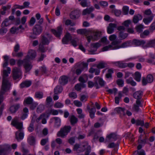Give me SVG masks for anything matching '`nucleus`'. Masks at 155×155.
Here are the masks:
<instances>
[{"label": "nucleus", "instance_id": "17", "mask_svg": "<svg viewBox=\"0 0 155 155\" xmlns=\"http://www.w3.org/2000/svg\"><path fill=\"white\" fill-rule=\"evenodd\" d=\"M80 13L77 10L72 11L70 14V16L71 18L75 19L78 18L80 16Z\"/></svg>", "mask_w": 155, "mask_h": 155}, {"label": "nucleus", "instance_id": "23", "mask_svg": "<svg viewBox=\"0 0 155 155\" xmlns=\"http://www.w3.org/2000/svg\"><path fill=\"white\" fill-rule=\"evenodd\" d=\"M113 64L120 68H124L127 67V63L123 62L122 61L113 62Z\"/></svg>", "mask_w": 155, "mask_h": 155}, {"label": "nucleus", "instance_id": "57", "mask_svg": "<svg viewBox=\"0 0 155 155\" xmlns=\"http://www.w3.org/2000/svg\"><path fill=\"white\" fill-rule=\"evenodd\" d=\"M136 125H140L141 126H143L144 125L143 120L137 119L136 120Z\"/></svg>", "mask_w": 155, "mask_h": 155}, {"label": "nucleus", "instance_id": "51", "mask_svg": "<svg viewBox=\"0 0 155 155\" xmlns=\"http://www.w3.org/2000/svg\"><path fill=\"white\" fill-rule=\"evenodd\" d=\"M80 5L83 7H88L89 6L88 5L87 0H83L81 1Z\"/></svg>", "mask_w": 155, "mask_h": 155}, {"label": "nucleus", "instance_id": "61", "mask_svg": "<svg viewBox=\"0 0 155 155\" xmlns=\"http://www.w3.org/2000/svg\"><path fill=\"white\" fill-rule=\"evenodd\" d=\"M94 82L91 81H89L87 82L88 87L91 88L94 86L95 87V80L94 79Z\"/></svg>", "mask_w": 155, "mask_h": 155}, {"label": "nucleus", "instance_id": "16", "mask_svg": "<svg viewBox=\"0 0 155 155\" xmlns=\"http://www.w3.org/2000/svg\"><path fill=\"white\" fill-rule=\"evenodd\" d=\"M117 25L115 24L110 23L107 28V32L109 34L113 33L114 28L116 27Z\"/></svg>", "mask_w": 155, "mask_h": 155}, {"label": "nucleus", "instance_id": "48", "mask_svg": "<svg viewBox=\"0 0 155 155\" xmlns=\"http://www.w3.org/2000/svg\"><path fill=\"white\" fill-rule=\"evenodd\" d=\"M126 139H128L130 141H133L134 138H133V135L131 134L130 133H127L125 134Z\"/></svg>", "mask_w": 155, "mask_h": 155}, {"label": "nucleus", "instance_id": "55", "mask_svg": "<svg viewBox=\"0 0 155 155\" xmlns=\"http://www.w3.org/2000/svg\"><path fill=\"white\" fill-rule=\"evenodd\" d=\"M117 89L116 88H114L113 89H109L107 90V91L109 93L112 94L114 93L115 95L117 93Z\"/></svg>", "mask_w": 155, "mask_h": 155}, {"label": "nucleus", "instance_id": "43", "mask_svg": "<svg viewBox=\"0 0 155 155\" xmlns=\"http://www.w3.org/2000/svg\"><path fill=\"white\" fill-rule=\"evenodd\" d=\"M45 109L44 106L43 104H40L37 107L36 112L38 113L42 112Z\"/></svg>", "mask_w": 155, "mask_h": 155}, {"label": "nucleus", "instance_id": "60", "mask_svg": "<svg viewBox=\"0 0 155 155\" xmlns=\"http://www.w3.org/2000/svg\"><path fill=\"white\" fill-rule=\"evenodd\" d=\"M117 83L119 87H122L124 85V81L123 80L120 79L117 81Z\"/></svg>", "mask_w": 155, "mask_h": 155}, {"label": "nucleus", "instance_id": "32", "mask_svg": "<svg viewBox=\"0 0 155 155\" xmlns=\"http://www.w3.org/2000/svg\"><path fill=\"white\" fill-rule=\"evenodd\" d=\"M53 119L54 120V126L56 127H59L61 123V120L60 118L58 117H54Z\"/></svg>", "mask_w": 155, "mask_h": 155}, {"label": "nucleus", "instance_id": "12", "mask_svg": "<svg viewBox=\"0 0 155 155\" xmlns=\"http://www.w3.org/2000/svg\"><path fill=\"white\" fill-rule=\"evenodd\" d=\"M25 69L26 72L29 71L32 68L30 61L27 59H24V64L23 65Z\"/></svg>", "mask_w": 155, "mask_h": 155}, {"label": "nucleus", "instance_id": "8", "mask_svg": "<svg viewBox=\"0 0 155 155\" xmlns=\"http://www.w3.org/2000/svg\"><path fill=\"white\" fill-rule=\"evenodd\" d=\"M95 80V87L96 89H98L99 87L98 86V83L99 85L101 87H103L105 84V81L103 79L100 78L99 77L96 76L94 78Z\"/></svg>", "mask_w": 155, "mask_h": 155}, {"label": "nucleus", "instance_id": "18", "mask_svg": "<svg viewBox=\"0 0 155 155\" xmlns=\"http://www.w3.org/2000/svg\"><path fill=\"white\" fill-rule=\"evenodd\" d=\"M71 36L69 33H67L62 39V42L63 44H67L69 41H71Z\"/></svg>", "mask_w": 155, "mask_h": 155}, {"label": "nucleus", "instance_id": "5", "mask_svg": "<svg viewBox=\"0 0 155 155\" xmlns=\"http://www.w3.org/2000/svg\"><path fill=\"white\" fill-rule=\"evenodd\" d=\"M75 65L78 68L75 71L76 74L77 75H79L81 74L84 69L87 68L88 64L83 62H79L76 63Z\"/></svg>", "mask_w": 155, "mask_h": 155}, {"label": "nucleus", "instance_id": "62", "mask_svg": "<svg viewBox=\"0 0 155 155\" xmlns=\"http://www.w3.org/2000/svg\"><path fill=\"white\" fill-rule=\"evenodd\" d=\"M155 43L154 40H151L149 41L146 45L147 47H151L153 46Z\"/></svg>", "mask_w": 155, "mask_h": 155}, {"label": "nucleus", "instance_id": "35", "mask_svg": "<svg viewBox=\"0 0 155 155\" xmlns=\"http://www.w3.org/2000/svg\"><path fill=\"white\" fill-rule=\"evenodd\" d=\"M63 87L61 86H57L54 89V93L55 94H57L61 93L63 91Z\"/></svg>", "mask_w": 155, "mask_h": 155}, {"label": "nucleus", "instance_id": "26", "mask_svg": "<svg viewBox=\"0 0 155 155\" xmlns=\"http://www.w3.org/2000/svg\"><path fill=\"white\" fill-rule=\"evenodd\" d=\"M143 93V92L140 91H136L133 94V97L136 99H141Z\"/></svg>", "mask_w": 155, "mask_h": 155}, {"label": "nucleus", "instance_id": "30", "mask_svg": "<svg viewBox=\"0 0 155 155\" xmlns=\"http://www.w3.org/2000/svg\"><path fill=\"white\" fill-rule=\"evenodd\" d=\"M128 34L124 33L123 31H120L119 33L118 37L120 40H121L125 39L128 36Z\"/></svg>", "mask_w": 155, "mask_h": 155}, {"label": "nucleus", "instance_id": "40", "mask_svg": "<svg viewBox=\"0 0 155 155\" xmlns=\"http://www.w3.org/2000/svg\"><path fill=\"white\" fill-rule=\"evenodd\" d=\"M22 151L23 153L22 155H28L29 154V150L26 148L25 147V145L24 144H22Z\"/></svg>", "mask_w": 155, "mask_h": 155}, {"label": "nucleus", "instance_id": "41", "mask_svg": "<svg viewBox=\"0 0 155 155\" xmlns=\"http://www.w3.org/2000/svg\"><path fill=\"white\" fill-rule=\"evenodd\" d=\"M49 117V115L45 113H43L41 114L39 117L37 118L36 120V122L37 123L43 117H46L48 118Z\"/></svg>", "mask_w": 155, "mask_h": 155}, {"label": "nucleus", "instance_id": "11", "mask_svg": "<svg viewBox=\"0 0 155 155\" xmlns=\"http://www.w3.org/2000/svg\"><path fill=\"white\" fill-rule=\"evenodd\" d=\"M36 56V52L33 50H30L28 52L27 55L25 59H27V60H32L35 58Z\"/></svg>", "mask_w": 155, "mask_h": 155}, {"label": "nucleus", "instance_id": "7", "mask_svg": "<svg viewBox=\"0 0 155 155\" xmlns=\"http://www.w3.org/2000/svg\"><path fill=\"white\" fill-rule=\"evenodd\" d=\"M12 77L14 80L21 78L22 72L20 68L15 67L12 69Z\"/></svg>", "mask_w": 155, "mask_h": 155}, {"label": "nucleus", "instance_id": "9", "mask_svg": "<svg viewBox=\"0 0 155 155\" xmlns=\"http://www.w3.org/2000/svg\"><path fill=\"white\" fill-rule=\"evenodd\" d=\"M42 30V27L40 25L36 24L33 29V33L35 35H40L41 32Z\"/></svg>", "mask_w": 155, "mask_h": 155}, {"label": "nucleus", "instance_id": "53", "mask_svg": "<svg viewBox=\"0 0 155 155\" xmlns=\"http://www.w3.org/2000/svg\"><path fill=\"white\" fill-rule=\"evenodd\" d=\"M112 13H114L115 15L117 16H119L121 14V11L120 10L113 9L112 11Z\"/></svg>", "mask_w": 155, "mask_h": 155}, {"label": "nucleus", "instance_id": "54", "mask_svg": "<svg viewBox=\"0 0 155 155\" xmlns=\"http://www.w3.org/2000/svg\"><path fill=\"white\" fill-rule=\"evenodd\" d=\"M35 97L36 98H41L43 97V94L41 92H36L35 94Z\"/></svg>", "mask_w": 155, "mask_h": 155}, {"label": "nucleus", "instance_id": "24", "mask_svg": "<svg viewBox=\"0 0 155 155\" xmlns=\"http://www.w3.org/2000/svg\"><path fill=\"white\" fill-rule=\"evenodd\" d=\"M31 84V82L30 81H25L22 82L20 84V87L21 88L24 87H28L30 86Z\"/></svg>", "mask_w": 155, "mask_h": 155}, {"label": "nucleus", "instance_id": "2", "mask_svg": "<svg viewBox=\"0 0 155 155\" xmlns=\"http://www.w3.org/2000/svg\"><path fill=\"white\" fill-rule=\"evenodd\" d=\"M121 41L120 40H116L112 42V44L115 45L114 49H116L121 48H125L131 45V41H127L122 43L121 45H120Z\"/></svg>", "mask_w": 155, "mask_h": 155}, {"label": "nucleus", "instance_id": "1", "mask_svg": "<svg viewBox=\"0 0 155 155\" xmlns=\"http://www.w3.org/2000/svg\"><path fill=\"white\" fill-rule=\"evenodd\" d=\"M11 69L9 67L7 68V70L3 71L2 84L0 91V96L2 94H4L6 92L9 90L11 86L10 83L7 79L8 74H10Z\"/></svg>", "mask_w": 155, "mask_h": 155}, {"label": "nucleus", "instance_id": "64", "mask_svg": "<svg viewBox=\"0 0 155 155\" xmlns=\"http://www.w3.org/2000/svg\"><path fill=\"white\" fill-rule=\"evenodd\" d=\"M7 149L6 148H3L0 150V155H5Z\"/></svg>", "mask_w": 155, "mask_h": 155}, {"label": "nucleus", "instance_id": "37", "mask_svg": "<svg viewBox=\"0 0 155 155\" xmlns=\"http://www.w3.org/2000/svg\"><path fill=\"white\" fill-rule=\"evenodd\" d=\"M28 143L31 145H34L35 143V139L33 136H30L28 139Z\"/></svg>", "mask_w": 155, "mask_h": 155}, {"label": "nucleus", "instance_id": "20", "mask_svg": "<svg viewBox=\"0 0 155 155\" xmlns=\"http://www.w3.org/2000/svg\"><path fill=\"white\" fill-rule=\"evenodd\" d=\"M68 81V77L65 75L61 77L59 79V83L61 85H64L66 84Z\"/></svg>", "mask_w": 155, "mask_h": 155}, {"label": "nucleus", "instance_id": "59", "mask_svg": "<svg viewBox=\"0 0 155 155\" xmlns=\"http://www.w3.org/2000/svg\"><path fill=\"white\" fill-rule=\"evenodd\" d=\"M34 123L31 122L30 124L29 127H28V130L30 132H32L34 130Z\"/></svg>", "mask_w": 155, "mask_h": 155}, {"label": "nucleus", "instance_id": "6", "mask_svg": "<svg viewBox=\"0 0 155 155\" xmlns=\"http://www.w3.org/2000/svg\"><path fill=\"white\" fill-rule=\"evenodd\" d=\"M90 34H91V35L87 37V41L89 43L90 42L91 39L93 41L97 40L101 35V33L99 31L94 32L92 33L91 32Z\"/></svg>", "mask_w": 155, "mask_h": 155}, {"label": "nucleus", "instance_id": "21", "mask_svg": "<svg viewBox=\"0 0 155 155\" xmlns=\"http://www.w3.org/2000/svg\"><path fill=\"white\" fill-rule=\"evenodd\" d=\"M69 119L71 124L73 126L77 124L78 121V118L73 115L69 116Z\"/></svg>", "mask_w": 155, "mask_h": 155}, {"label": "nucleus", "instance_id": "39", "mask_svg": "<svg viewBox=\"0 0 155 155\" xmlns=\"http://www.w3.org/2000/svg\"><path fill=\"white\" fill-rule=\"evenodd\" d=\"M50 41L44 35L42 36L41 43L43 45H48Z\"/></svg>", "mask_w": 155, "mask_h": 155}, {"label": "nucleus", "instance_id": "47", "mask_svg": "<svg viewBox=\"0 0 155 155\" xmlns=\"http://www.w3.org/2000/svg\"><path fill=\"white\" fill-rule=\"evenodd\" d=\"M123 14L124 15L128 14L129 10V7L127 6H124L122 8Z\"/></svg>", "mask_w": 155, "mask_h": 155}, {"label": "nucleus", "instance_id": "42", "mask_svg": "<svg viewBox=\"0 0 155 155\" xmlns=\"http://www.w3.org/2000/svg\"><path fill=\"white\" fill-rule=\"evenodd\" d=\"M153 16H150L149 17L146 18H144L143 20V22L146 24H147L153 20Z\"/></svg>", "mask_w": 155, "mask_h": 155}, {"label": "nucleus", "instance_id": "13", "mask_svg": "<svg viewBox=\"0 0 155 155\" xmlns=\"http://www.w3.org/2000/svg\"><path fill=\"white\" fill-rule=\"evenodd\" d=\"M51 31L57 37L59 38L62 33V28L61 26H59L58 27L57 30L52 29Z\"/></svg>", "mask_w": 155, "mask_h": 155}, {"label": "nucleus", "instance_id": "34", "mask_svg": "<svg viewBox=\"0 0 155 155\" xmlns=\"http://www.w3.org/2000/svg\"><path fill=\"white\" fill-rule=\"evenodd\" d=\"M142 18V16L139 14L134 15L133 18V21L134 24L137 23L138 21Z\"/></svg>", "mask_w": 155, "mask_h": 155}, {"label": "nucleus", "instance_id": "36", "mask_svg": "<svg viewBox=\"0 0 155 155\" xmlns=\"http://www.w3.org/2000/svg\"><path fill=\"white\" fill-rule=\"evenodd\" d=\"M52 100V99L50 97H48L47 98L46 106L47 107H51L52 106V104L51 103Z\"/></svg>", "mask_w": 155, "mask_h": 155}, {"label": "nucleus", "instance_id": "29", "mask_svg": "<svg viewBox=\"0 0 155 155\" xmlns=\"http://www.w3.org/2000/svg\"><path fill=\"white\" fill-rule=\"evenodd\" d=\"M20 107V104H17L15 105L11 106L10 108V110L12 113H14L18 110Z\"/></svg>", "mask_w": 155, "mask_h": 155}, {"label": "nucleus", "instance_id": "4", "mask_svg": "<svg viewBox=\"0 0 155 155\" xmlns=\"http://www.w3.org/2000/svg\"><path fill=\"white\" fill-rule=\"evenodd\" d=\"M18 118L15 117L12 120L11 124L15 127L18 130V131H22L23 129V123L18 121Z\"/></svg>", "mask_w": 155, "mask_h": 155}, {"label": "nucleus", "instance_id": "52", "mask_svg": "<svg viewBox=\"0 0 155 155\" xmlns=\"http://www.w3.org/2000/svg\"><path fill=\"white\" fill-rule=\"evenodd\" d=\"M153 80V76L150 74H148L147 76V81L148 83H152Z\"/></svg>", "mask_w": 155, "mask_h": 155}, {"label": "nucleus", "instance_id": "27", "mask_svg": "<svg viewBox=\"0 0 155 155\" xmlns=\"http://www.w3.org/2000/svg\"><path fill=\"white\" fill-rule=\"evenodd\" d=\"M28 112V110L27 108L25 107L23 109V111L21 117V119L22 120H24L27 118Z\"/></svg>", "mask_w": 155, "mask_h": 155}, {"label": "nucleus", "instance_id": "31", "mask_svg": "<svg viewBox=\"0 0 155 155\" xmlns=\"http://www.w3.org/2000/svg\"><path fill=\"white\" fill-rule=\"evenodd\" d=\"M94 9V8L92 6H91L89 8H87L83 10L82 14L83 15H84L87 14H90L93 11Z\"/></svg>", "mask_w": 155, "mask_h": 155}, {"label": "nucleus", "instance_id": "28", "mask_svg": "<svg viewBox=\"0 0 155 155\" xmlns=\"http://www.w3.org/2000/svg\"><path fill=\"white\" fill-rule=\"evenodd\" d=\"M145 43V41L143 40H139L136 39H134L132 41V44L137 46L143 45Z\"/></svg>", "mask_w": 155, "mask_h": 155}, {"label": "nucleus", "instance_id": "63", "mask_svg": "<svg viewBox=\"0 0 155 155\" xmlns=\"http://www.w3.org/2000/svg\"><path fill=\"white\" fill-rule=\"evenodd\" d=\"M137 152L138 155H145V151L143 149H141L140 150H136L134 151V153Z\"/></svg>", "mask_w": 155, "mask_h": 155}, {"label": "nucleus", "instance_id": "56", "mask_svg": "<svg viewBox=\"0 0 155 155\" xmlns=\"http://www.w3.org/2000/svg\"><path fill=\"white\" fill-rule=\"evenodd\" d=\"M7 31V28L2 26V28L0 29V34L3 35L5 34Z\"/></svg>", "mask_w": 155, "mask_h": 155}, {"label": "nucleus", "instance_id": "46", "mask_svg": "<svg viewBox=\"0 0 155 155\" xmlns=\"http://www.w3.org/2000/svg\"><path fill=\"white\" fill-rule=\"evenodd\" d=\"M141 77V74L138 72H136L135 73L134 79L137 81L139 82L140 81Z\"/></svg>", "mask_w": 155, "mask_h": 155}, {"label": "nucleus", "instance_id": "49", "mask_svg": "<svg viewBox=\"0 0 155 155\" xmlns=\"http://www.w3.org/2000/svg\"><path fill=\"white\" fill-rule=\"evenodd\" d=\"M33 102L32 98L30 97L25 98L24 101V102H25L27 104H31Z\"/></svg>", "mask_w": 155, "mask_h": 155}, {"label": "nucleus", "instance_id": "58", "mask_svg": "<svg viewBox=\"0 0 155 155\" xmlns=\"http://www.w3.org/2000/svg\"><path fill=\"white\" fill-rule=\"evenodd\" d=\"M65 24L67 25H70L71 26H74L75 25V23L72 22L71 20L69 19L65 21Z\"/></svg>", "mask_w": 155, "mask_h": 155}, {"label": "nucleus", "instance_id": "22", "mask_svg": "<svg viewBox=\"0 0 155 155\" xmlns=\"http://www.w3.org/2000/svg\"><path fill=\"white\" fill-rule=\"evenodd\" d=\"M118 138L117 135L115 133H111L107 136L105 141L109 142V141L111 139H113L114 140H116Z\"/></svg>", "mask_w": 155, "mask_h": 155}, {"label": "nucleus", "instance_id": "50", "mask_svg": "<svg viewBox=\"0 0 155 155\" xmlns=\"http://www.w3.org/2000/svg\"><path fill=\"white\" fill-rule=\"evenodd\" d=\"M114 72L112 69H109L108 70V73L106 75V77L107 78H112V74Z\"/></svg>", "mask_w": 155, "mask_h": 155}, {"label": "nucleus", "instance_id": "15", "mask_svg": "<svg viewBox=\"0 0 155 155\" xmlns=\"http://www.w3.org/2000/svg\"><path fill=\"white\" fill-rule=\"evenodd\" d=\"M85 147V145H84L83 146V148H81L80 147L79 144L76 143L74 146L73 150L74 151H76L77 153H79L83 152L84 150Z\"/></svg>", "mask_w": 155, "mask_h": 155}, {"label": "nucleus", "instance_id": "38", "mask_svg": "<svg viewBox=\"0 0 155 155\" xmlns=\"http://www.w3.org/2000/svg\"><path fill=\"white\" fill-rule=\"evenodd\" d=\"M112 43V42H111L110 45H109L108 46H106L102 48V51H107L109 49H111L112 50L116 49L114 48L116 46L113 45Z\"/></svg>", "mask_w": 155, "mask_h": 155}, {"label": "nucleus", "instance_id": "14", "mask_svg": "<svg viewBox=\"0 0 155 155\" xmlns=\"http://www.w3.org/2000/svg\"><path fill=\"white\" fill-rule=\"evenodd\" d=\"M87 108L90 114L89 115L90 117L92 119H93L95 117V114L96 112L95 107L94 106H93V107L90 108V107L88 105L87 107Z\"/></svg>", "mask_w": 155, "mask_h": 155}, {"label": "nucleus", "instance_id": "44", "mask_svg": "<svg viewBox=\"0 0 155 155\" xmlns=\"http://www.w3.org/2000/svg\"><path fill=\"white\" fill-rule=\"evenodd\" d=\"M71 41L72 45L73 46L76 47L77 46L78 41V39L77 38H75L72 39L71 38Z\"/></svg>", "mask_w": 155, "mask_h": 155}, {"label": "nucleus", "instance_id": "25", "mask_svg": "<svg viewBox=\"0 0 155 155\" xmlns=\"http://www.w3.org/2000/svg\"><path fill=\"white\" fill-rule=\"evenodd\" d=\"M78 34H84L86 36L90 35L91 31L87 30L86 29H78L77 31Z\"/></svg>", "mask_w": 155, "mask_h": 155}, {"label": "nucleus", "instance_id": "19", "mask_svg": "<svg viewBox=\"0 0 155 155\" xmlns=\"http://www.w3.org/2000/svg\"><path fill=\"white\" fill-rule=\"evenodd\" d=\"M24 137V133L22 131H17L15 133V138L18 141L23 139Z\"/></svg>", "mask_w": 155, "mask_h": 155}, {"label": "nucleus", "instance_id": "45", "mask_svg": "<svg viewBox=\"0 0 155 155\" xmlns=\"http://www.w3.org/2000/svg\"><path fill=\"white\" fill-rule=\"evenodd\" d=\"M122 94L121 91H119L118 93V96L116 97L115 98V102L116 104H118L119 103L120 100L121 98Z\"/></svg>", "mask_w": 155, "mask_h": 155}, {"label": "nucleus", "instance_id": "3", "mask_svg": "<svg viewBox=\"0 0 155 155\" xmlns=\"http://www.w3.org/2000/svg\"><path fill=\"white\" fill-rule=\"evenodd\" d=\"M71 129V127L70 126H65L61 129L60 130L58 133L57 135L58 137L64 138L70 132Z\"/></svg>", "mask_w": 155, "mask_h": 155}, {"label": "nucleus", "instance_id": "33", "mask_svg": "<svg viewBox=\"0 0 155 155\" xmlns=\"http://www.w3.org/2000/svg\"><path fill=\"white\" fill-rule=\"evenodd\" d=\"M107 67V63L103 61L100 62L96 65V67L99 69L104 68Z\"/></svg>", "mask_w": 155, "mask_h": 155}, {"label": "nucleus", "instance_id": "10", "mask_svg": "<svg viewBox=\"0 0 155 155\" xmlns=\"http://www.w3.org/2000/svg\"><path fill=\"white\" fill-rule=\"evenodd\" d=\"M101 46V44L99 42L93 43L91 44V46L94 48L93 49H91L89 51V54H95V52H96L97 48Z\"/></svg>", "mask_w": 155, "mask_h": 155}]
</instances>
